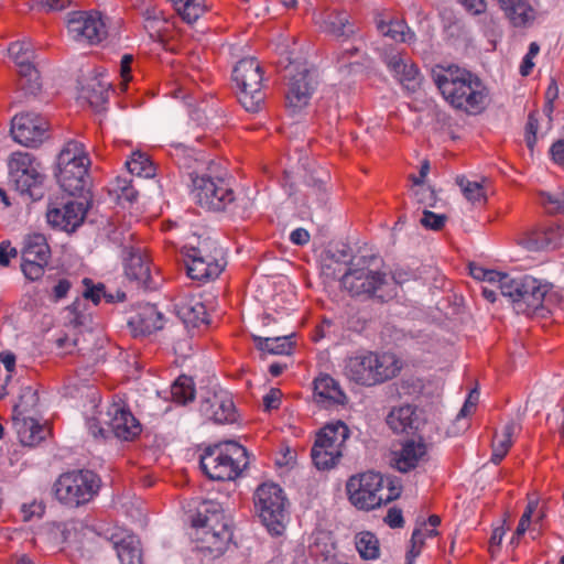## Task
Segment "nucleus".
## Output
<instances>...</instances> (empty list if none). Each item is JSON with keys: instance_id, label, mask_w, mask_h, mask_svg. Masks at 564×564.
Segmentation results:
<instances>
[{"instance_id": "c756f323", "label": "nucleus", "mask_w": 564, "mask_h": 564, "mask_svg": "<svg viewBox=\"0 0 564 564\" xmlns=\"http://www.w3.org/2000/svg\"><path fill=\"white\" fill-rule=\"evenodd\" d=\"M13 421L20 442L24 446H35L48 434V430L32 417L20 420L13 416Z\"/></svg>"}, {"instance_id": "8fccbe9b", "label": "nucleus", "mask_w": 564, "mask_h": 564, "mask_svg": "<svg viewBox=\"0 0 564 564\" xmlns=\"http://www.w3.org/2000/svg\"><path fill=\"white\" fill-rule=\"evenodd\" d=\"M468 270L470 276H473L475 280L488 282L491 285H496L499 290L501 289L503 278L507 274L495 270H486L475 262L468 263Z\"/></svg>"}, {"instance_id": "9b49d317", "label": "nucleus", "mask_w": 564, "mask_h": 564, "mask_svg": "<svg viewBox=\"0 0 564 564\" xmlns=\"http://www.w3.org/2000/svg\"><path fill=\"white\" fill-rule=\"evenodd\" d=\"M193 183V198L195 202L208 210L220 212L234 202L235 196L231 188L225 183L224 180L213 178L202 175H191Z\"/></svg>"}, {"instance_id": "473e14b6", "label": "nucleus", "mask_w": 564, "mask_h": 564, "mask_svg": "<svg viewBox=\"0 0 564 564\" xmlns=\"http://www.w3.org/2000/svg\"><path fill=\"white\" fill-rule=\"evenodd\" d=\"M349 437V429L348 426L341 422L337 421L335 423L326 424L316 436L315 442L317 443V447H323V444H326L330 449L334 448H344V445Z\"/></svg>"}, {"instance_id": "9d476101", "label": "nucleus", "mask_w": 564, "mask_h": 564, "mask_svg": "<svg viewBox=\"0 0 564 564\" xmlns=\"http://www.w3.org/2000/svg\"><path fill=\"white\" fill-rule=\"evenodd\" d=\"M288 73L285 105L292 115H296L308 105L317 85L316 75L305 65H291L288 67Z\"/></svg>"}, {"instance_id": "412c9836", "label": "nucleus", "mask_w": 564, "mask_h": 564, "mask_svg": "<svg viewBox=\"0 0 564 564\" xmlns=\"http://www.w3.org/2000/svg\"><path fill=\"white\" fill-rule=\"evenodd\" d=\"M432 77L443 98L455 109L458 108V65L437 64L432 68Z\"/></svg>"}, {"instance_id": "a878e982", "label": "nucleus", "mask_w": 564, "mask_h": 564, "mask_svg": "<svg viewBox=\"0 0 564 564\" xmlns=\"http://www.w3.org/2000/svg\"><path fill=\"white\" fill-rule=\"evenodd\" d=\"M110 86V83L102 76L87 78L80 88L79 98L87 101L95 111H101L108 101Z\"/></svg>"}, {"instance_id": "e2e57ef3", "label": "nucleus", "mask_w": 564, "mask_h": 564, "mask_svg": "<svg viewBox=\"0 0 564 564\" xmlns=\"http://www.w3.org/2000/svg\"><path fill=\"white\" fill-rule=\"evenodd\" d=\"M422 530L414 529L411 538V549L406 553L405 564H414V560L419 556L422 547Z\"/></svg>"}, {"instance_id": "423d86ee", "label": "nucleus", "mask_w": 564, "mask_h": 564, "mask_svg": "<svg viewBox=\"0 0 564 564\" xmlns=\"http://www.w3.org/2000/svg\"><path fill=\"white\" fill-rule=\"evenodd\" d=\"M232 79L239 87L238 99L249 112H258L264 101L262 67L254 57L240 59L232 70Z\"/></svg>"}, {"instance_id": "5fc2aeb1", "label": "nucleus", "mask_w": 564, "mask_h": 564, "mask_svg": "<svg viewBox=\"0 0 564 564\" xmlns=\"http://www.w3.org/2000/svg\"><path fill=\"white\" fill-rule=\"evenodd\" d=\"M543 236H541L545 240V245L547 250H554L564 245V228L562 226H552L545 229H542Z\"/></svg>"}, {"instance_id": "a19ab883", "label": "nucleus", "mask_w": 564, "mask_h": 564, "mask_svg": "<svg viewBox=\"0 0 564 564\" xmlns=\"http://www.w3.org/2000/svg\"><path fill=\"white\" fill-rule=\"evenodd\" d=\"M343 455V448H334L330 449L326 444H323V447L318 448L317 443H314V446L311 452L312 460L317 469L325 470L333 468L339 458Z\"/></svg>"}, {"instance_id": "bf43d9fd", "label": "nucleus", "mask_w": 564, "mask_h": 564, "mask_svg": "<svg viewBox=\"0 0 564 564\" xmlns=\"http://www.w3.org/2000/svg\"><path fill=\"white\" fill-rule=\"evenodd\" d=\"M10 55L19 62L21 59H32L34 53L32 51L31 44L28 42H14L9 46Z\"/></svg>"}, {"instance_id": "bb28decb", "label": "nucleus", "mask_w": 564, "mask_h": 564, "mask_svg": "<svg viewBox=\"0 0 564 564\" xmlns=\"http://www.w3.org/2000/svg\"><path fill=\"white\" fill-rule=\"evenodd\" d=\"M316 401L325 406L345 404L347 397L338 382L328 375L318 377L314 381Z\"/></svg>"}, {"instance_id": "680f3d73", "label": "nucleus", "mask_w": 564, "mask_h": 564, "mask_svg": "<svg viewBox=\"0 0 564 564\" xmlns=\"http://www.w3.org/2000/svg\"><path fill=\"white\" fill-rule=\"evenodd\" d=\"M45 505L43 501H32L31 503H24L21 507L23 521H31L33 518H41L44 514Z\"/></svg>"}, {"instance_id": "2f4dec72", "label": "nucleus", "mask_w": 564, "mask_h": 564, "mask_svg": "<svg viewBox=\"0 0 564 564\" xmlns=\"http://www.w3.org/2000/svg\"><path fill=\"white\" fill-rule=\"evenodd\" d=\"M186 259L187 275L200 282L217 278L224 268L219 261H208L197 257H186Z\"/></svg>"}, {"instance_id": "338daca9", "label": "nucleus", "mask_w": 564, "mask_h": 564, "mask_svg": "<svg viewBox=\"0 0 564 564\" xmlns=\"http://www.w3.org/2000/svg\"><path fill=\"white\" fill-rule=\"evenodd\" d=\"M105 421H108V419L105 416V414L100 413V417H93L88 420V429L90 434L94 437H106L109 430H106L101 426V423H105Z\"/></svg>"}, {"instance_id": "f8f14e48", "label": "nucleus", "mask_w": 564, "mask_h": 564, "mask_svg": "<svg viewBox=\"0 0 564 564\" xmlns=\"http://www.w3.org/2000/svg\"><path fill=\"white\" fill-rule=\"evenodd\" d=\"M485 178L480 181H470L460 176V226L465 231L473 229L479 214L488 202L487 193L484 187Z\"/></svg>"}, {"instance_id": "37998d69", "label": "nucleus", "mask_w": 564, "mask_h": 564, "mask_svg": "<svg viewBox=\"0 0 564 564\" xmlns=\"http://www.w3.org/2000/svg\"><path fill=\"white\" fill-rule=\"evenodd\" d=\"M223 251L210 238L198 241L197 246L185 247V257H197L208 261H219Z\"/></svg>"}, {"instance_id": "dca6fc26", "label": "nucleus", "mask_w": 564, "mask_h": 564, "mask_svg": "<svg viewBox=\"0 0 564 564\" xmlns=\"http://www.w3.org/2000/svg\"><path fill=\"white\" fill-rule=\"evenodd\" d=\"M381 58L394 78L409 91H416L422 82L417 66L405 55L394 48H387Z\"/></svg>"}, {"instance_id": "cd10ccee", "label": "nucleus", "mask_w": 564, "mask_h": 564, "mask_svg": "<svg viewBox=\"0 0 564 564\" xmlns=\"http://www.w3.org/2000/svg\"><path fill=\"white\" fill-rule=\"evenodd\" d=\"M231 538V530H224V527L217 529V531L197 530L198 547L207 551L213 557H217L225 552Z\"/></svg>"}, {"instance_id": "774afa93", "label": "nucleus", "mask_w": 564, "mask_h": 564, "mask_svg": "<svg viewBox=\"0 0 564 564\" xmlns=\"http://www.w3.org/2000/svg\"><path fill=\"white\" fill-rule=\"evenodd\" d=\"M384 522L390 528H402L404 523L402 511L398 508H390L384 518Z\"/></svg>"}, {"instance_id": "58836bf2", "label": "nucleus", "mask_w": 564, "mask_h": 564, "mask_svg": "<svg viewBox=\"0 0 564 564\" xmlns=\"http://www.w3.org/2000/svg\"><path fill=\"white\" fill-rule=\"evenodd\" d=\"M113 544L121 564H142L140 542L134 535H127Z\"/></svg>"}, {"instance_id": "69168bd1", "label": "nucleus", "mask_w": 564, "mask_h": 564, "mask_svg": "<svg viewBox=\"0 0 564 564\" xmlns=\"http://www.w3.org/2000/svg\"><path fill=\"white\" fill-rule=\"evenodd\" d=\"M539 203L549 212V213H558L556 205H560L558 194H551L546 192L539 193Z\"/></svg>"}, {"instance_id": "0eeeda50", "label": "nucleus", "mask_w": 564, "mask_h": 564, "mask_svg": "<svg viewBox=\"0 0 564 564\" xmlns=\"http://www.w3.org/2000/svg\"><path fill=\"white\" fill-rule=\"evenodd\" d=\"M256 511L268 531L280 535L285 529V497L275 484H262L254 492Z\"/></svg>"}, {"instance_id": "f03ea898", "label": "nucleus", "mask_w": 564, "mask_h": 564, "mask_svg": "<svg viewBox=\"0 0 564 564\" xmlns=\"http://www.w3.org/2000/svg\"><path fill=\"white\" fill-rule=\"evenodd\" d=\"M552 284L538 280L531 275L513 278L506 274L500 289V294L509 297L513 310L518 314L543 315L544 303L549 301V292Z\"/></svg>"}, {"instance_id": "7c9ffc66", "label": "nucleus", "mask_w": 564, "mask_h": 564, "mask_svg": "<svg viewBox=\"0 0 564 564\" xmlns=\"http://www.w3.org/2000/svg\"><path fill=\"white\" fill-rule=\"evenodd\" d=\"M498 2L514 26H525L535 18V11L527 0H498Z\"/></svg>"}, {"instance_id": "6e6d98bb", "label": "nucleus", "mask_w": 564, "mask_h": 564, "mask_svg": "<svg viewBox=\"0 0 564 564\" xmlns=\"http://www.w3.org/2000/svg\"><path fill=\"white\" fill-rule=\"evenodd\" d=\"M21 270L24 276L30 281H36L44 274V269L47 264H42L41 261L33 259H22Z\"/></svg>"}, {"instance_id": "13d9d810", "label": "nucleus", "mask_w": 564, "mask_h": 564, "mask_svg": "<svg viewBox=\"0 0 564 564\" xmlns=\"http://www.w3.org/2000/svg\"><path fill=\"white\" fill-rule=\"evenodd\" d=\"M86 286L83 295L85 299L90 300L94 304H98L104 295H106V286L102 283L94 284L90 279H84Z\"/></svg>"}, {"instance_id": "4468645a", "label": "nucleus", "mask_w": 564, "mask_h": 564, "mask_svg": "<svg viewBox=\"0 0 564 564\" xmlns=\"http://www.w3.org/2000/svg\"><path fill=\"white\" fill-rule=\"evenodd\" d=\"M489 105V91L482 80L467 69H460V110L477 116Z\"/></svg>"}, {"instance_id": "79ce46f5", "label": "nucleus", "mask_w": 564, "mask_h": 564, "mask_svg": "<svg viewBox=\"0 0 564 564\" xmlns=\"http://www.w3.org/2000/svg\"><path fill=\"white\" fill-rule=\"evenodd\" d=\"M378 30L386 36L391 37L394 41L411 43L415 34L410 30L404 21H390L386 23L383 21L378 22Z\"/></svg>"}, {"instance_id": "c03bdc74", "label": "nucleus", "mask_w": 564, "mask_h": 564, "mask_svg": "<svg viewBox=\"0 0 564 564\" xmlns=\"http://www.w3.org/2000/svg\"><path fill=\"white\" fill-rule=\"evenodd\" d=\"M79 162L90 163V160L85 153L84 145L78 141L72 140L61 151L57 166L77 164Z\"/></svg>"}, {"instance_id": "6ab92c4d", "label": "nucleus", "mask_w": 564, "mask_h": 564, "mask_svg": "<svg viewBox=\"0 0 564 564\" xmlns=\"http://www.w3.org/2000/svg\"><path fill=\"white\" fill-rule=\"evenodd\" d=\"M105 416L108 419L105 424L118 438L128 441L141 432L138 420L120 404L109 405Z\"/></svg>"}, {"instance_id": "f3484780", "label": "nucleus", "mask_w": 564, "mask_h": 564, "mask_svg": "<svg viewBox=\"0 0 564 564\" xmlns=\"http://www.w3.org/2000/svg\"><path fill=\"white\" fill-rule=\"evenodd\" d=\"M88 208L87 199L68 200L61 207L48 208L46 213L47 223L61 230L73 232L84 221Z\"/></svg>"}, {"instance_id": "4d7b16f0", "label": "nucleus", "mask_w": 564, "mask_h": 564, "mask_svg": "<svg viewBox=\"0 0 564 564\" xmlns=\"http://www.w3.org/2000/svg\"><path fill=\"white\" fill-rule=\"evenodd\" d=\"M447 217L444 214H436L425 209L423 216L420 219V224L431 230H441L446 221Z\"/></svg>"}, {"instance_id": "49530a36", "label": "nucleus", "mask_w": 564, "mask_h": 564, "mask_svg": "<svg viewBox=\"0 0 564 564\" xmlns=\"http://www.w3.org/2000/svg\"><path fill=\"white\" fill-rule=\"evenodd\" d=\"M171 395L173 400L181 404H186L194 400L195 388L191 377L180 376L171 386Z\"/></svg>"}, {"instance_id": "de8ad7c7", "label": "nucleus", "mask_w": 564, "mask_h": 564, "mask_svg": "<svg viewBox=\"0 0 564 564\" xmlns=\"http://www.w3.org/2000/svg\"><path fill=\"white\" fill-rule=\"evenodd\" d=\"M182 19L192 24L205 12L203 0H170Z\"/></svg>"}, {"instance_id": "864d4df0", "label": "nucleus", "mask_w": 564, "mask_h": 564, "mask_svg": "<svg viewBox=\"0 0 564 564\" xmlns=\"http://www.w3.org/2000/svg\"><path fill=\"white\" fill-rule=\"evenodd\" d=\"M413 196L415 200L424 207L440 208L438 204H442V200L437 197L435 189L431 186L415 188L413 191Z\"/></svg>"}, {"instance_id": "6e6552de", "label": "nucleus", "mask_w": 564, "mask_h": 564, "mask_svg": "<svg viewBox=\"0 0 564 564\" xmlns=\"http://www.w3.org/2000/svg\"><path fill=\"white\" fill-rule=\"evenodd\" d=\"M29 153H14L9 161L10 180L20 195L35 202L44 196V175Z\"/></svg>"}, {"instance_id": "f704fd0d", "label": "nucleus", "mask_w": 564, "mask_h": 564, "mask_svg": "<svg viewBox=\"0 0 564 564\" xmlns=\"http://www.w3.org/2000/svg\"><path fill=\"white\" fill-rule=\"evenodd\" d=\"M416 421L415 409L410 404L393 408L387 416V424L394 433H408L415 429Z\"/></svg>"}, {"instance_id": "c9c22d12", "label": "nucleus", "mask_w": 564, "mask_h": 564, "mask_svg": "<svg viewBox=\"0 0 564 564\" xmlns=\"http://www.w3.org/2000/svg\"><path fill=\"white\" fill-rule=\"evenodd\" d=\"M438 9L443 32L447 41L455 44L458 36V24L454 7L458 0H434Z\"/></svg>"}, {"instance_id": "3c124183", "label": "nucleus", "mask_w": 564, "mask_h": 564, "mask_svg": "<svg viewBox=\"0 0 564 564\" xmlns=\"http://www.w3.org/2000/svg\"><path fill=\"white\" fill-rule=\"evenodd\" d=\"M541 236H543L542 229L528 231L522 234L517 242L530 252L546 251L545 240Z\"/></svg>"}, {"instance_id": "09e8293b", "label": "nucleus", "mask_w": 564, "mask_h": 564, "mask_svg": "<svg viewBox=\"0 0 564 564\" xmlns=\"http://www.w3.org/2000/svg\"><path fill=\"white\" fill-rule=\"evenodd\" d=\"M356 549L364 558L375 560L379 556V541L371 532H360L356 536Z\"/></svg>"}, {"instance_id": "4c0bfd02", "label": "nucleus", "mask_w": 564, "mask_h": 564, "mask_svg": "<svg viewBox=\"0 0 564 564\" xmlns=\"http://www.w3.org/2000/svg\"><path fill=\"white\" fill-rule=\"evenodd\" d=\"M50 257L51 249L44 235L33 234L25 239L22 259H33L41 261L42 264H47Z\"/></svg>"}, {"instance_id": "c85d7f7f", "label": "nucleus", "mask_w": 564, "mask_h": 564, "mask_svg": "<svg viewBox=\"0 0 564 564\" xmlns=\"http://www.w3.org/2000/svg\"><path fill=\"white\" fill-rule=\"evenodd\" d=\"M177 316L184 325L189 328H199L209 324L208 314L204 303L196 299H191L176 306Z\"/></svg>"}, {"instance_id": "5701e85b", "label": "nucleus", "mask_w": 564, "mask_h": 564, "mask_svg": "<svg viewBox=\"0 0 564 564\" xmlns=\"http://www.w3.org/2000/svg\"><path fill=\"white\" fill-rule=\"evenodd\" d=\"M124 272L129 280L144 289H153L154 283L150 271V261L139 248H131L124 259Z\"/></svg>"}, {"instance_id": "e433bc0d", "label": "nucleus", "mask_w": 564, "mask_h": 564, "mask_svg": "<svg viewBox=\"0 0 564 564\" xmlns=\"http://www.w3.org/2000/svg\"><path fill=\"white\" fill-rule=\"evenodd\" d=\"M516 429L517 424L513 421H510L502 427L501 433H495L491 443L492 453L490 458L494 464L498 465L508 454L512 446V437Z\"/></svg>"}, {"instance_id": "f257e3e1", "label": "nucleus", "mask_w": 564, "mask_h": 564, "mask_svg": "<svg viewBox=\"0 0 564 564\" xmlns=\"http://www.w3.org/2000/svg\"><path fill=\"white\" fill-rule=\"evenodd\" d=\"M400 369L393 354L361 350L345 360L344 373L357 384L372 387L392 379Z\"/></svg>"}, {"instance_id": "20e7f679", "label": "nucleus", "mask_w": 564, "mask_h": 564, "mask_svg": "<svg viewBox=\"0 0 564 564\" xmlns=\"http://www.w3.org/2000/svg\"><path fill=\"white\" fill-rule=\"evenodd\" d=\"M379 261L375 254L350 260V267L340 279L341 286L351 296L378 297L384 301L391 294L379 293L388 285L387 275L377 270Z\"/></svg>"}, {"instance_id": "ddd939ff", "label": "nucleus", "mask_w": 564, "mask_h": 564, "mask_svg": "<svg viewBox=\"0 0 564 564\" xmlns=\"http://www.w3.org/2000/svg\"><path fill=\"white\" fill-rule=\"evenodd\" d=\"M67 29L75 41H86L89 44H97L107 35L106 25L99 12L77 11L69 13Z\"/></svg>"}, {"instance_id": "2eb2a0df", "label": "nucleus", "mask_w": 564, "mask_h": 564, "mask_svg": "<svg viewBox=\"0 0 564 564\" xmlns=\"http://www.w3.org/2000/svg\"><path fill=\"white\" fill-rule=\"evenodd\" d=\"M47 129L46 119L33 112L17 115L11 121V134L14 141L29 148L41 144Z\"/></svg>"}, {"instance_id": "603ef678", "label": "nucleus", "mask_w": 564, "mask_h": 564, "mask_svg": "<svg viewBox=\"0 0 564 564\" xmlns=\"http://www.w3.org/2000/svg\"><path fill=\"white\" fill-rule=\"evenodd\" d=\"M480 399L479 386L476 382L475 386L468 389L467 397L464 401L463 406H460V420H466L471 417L478 408Z\"/></svg>"}, {"instance_id": "052dcab7", "label": "nucleus", "mask_w": 564, "mask_h": 564, "mask_svg": "<svg viewBox=\"0 0 564 564\" xmlns=\"http://www.w3.org/2000/svg\"><path fill=\"white\" fill-rule=\"evenodd\" d=\"M539 129V120L535 112H530L525 124V142L527 147L532 151L536 143V132Z\"/></svg>"}, {"instance_id": "a211bd4d", "label": "nucleus", "mask_w": 564, "mask_h": 564, "mask_svg": "<svg viewBox=\"0 0 564 564\" xmlns=\"http://www.w3.org/2000/svg\"><path fill=\"white\" fill-rule=\"evenodd\" d=\"M319 28L336 37H350L357 32L348 12L338 9H324L314 13Z\"/></svg>"}, {"instance_id": "4be33fe9", "label": "nucleus", "mask_w": 564, "mask_h": 564, "mask_svg": "<svg viewBox=\"0 0 564 564\" xmlns=\"http://www.w3.org/2000/svg\"><path fill=\"white\" fill-rule=\"evenodd\" d=\"M199 410L203 415L215 423H228L235 421V405L226 394L212 393L200 401Z\"/></svg>"}, {"instance_id": "72a5a7b5", "label": "nucleus", "mask_w": 564, "mask_h": 564, "mask_svg": "<svg viewBox=\"0 0 564 564\" xmlns=\"http://www.w3.org/2000/svg\"><path fill=\"white\" fill-rule=\"evenodd\" d=\"M129 324L141 334H151L163 328V314L155 305L147 304Z\"/></svg>"}, {"instance_id": "0e129e2a", "label": "nucleus", "mask_w": 564, "mask_h": 564, "mask_svg": "<svg viewBox=\"0 0 564 564\" xmlns=\"http://www.w3.org/2000/svg\"><path fill=\"white\" fill-rule=\"evenodd\" d=\"M533 509H534V506L532 503H529L525 511L523 512V514L520 518V521L518 523V527L516 529V532L511 540V543H516L520 539V536H522L525 533V531L531 522Z\"/></svg>"}, {"instance_id": "1a4fd4ad", "label": "nucleus", "mask_w": 564, "mask_h": 564, "mask_svg": "<svg viewBox=\"0 0 564 564\" xmlns=\"http://www.w3.org/2000/svg\"><path fill=\"white\" fill-rule=\"evenodd\" d=\"M384 478L379 473L368 471L351 476L346 490L350 502L361 510H370L391 501V496H383Z\"/></svg>"}, {"instance_id": "ea45409f", "label": "nucleus", "mask_w": 564, "mask_h": 564, "mask_svg": "<svg viewBox=\"0 0 564 564\" xmlns=\"http://www.w3.org/2000/svg\"><path fill=\"white\" fill-rule=\"evenodd\" d=\"M253 340L259 350L272 355H289L292 350V341L289 335L276 337L253 336Z\"/></svg>"}, {"instance_id": "aec40b11", "label": "nucleus", "mask_w": 564, "mask_h": 564, "mask_svg": "<svg viewBox=\"0 0 564 564\" xmlns=\"http://www.w3.org/2000/svg\"><path fill=\"white\" fill-rule=\"evenodd\" d=\"M90 163L57 166L56 174L61 188L70 196L83 194L88 187V166Z\"/></svg>"}, {"instance_id": "39448f33", "label": "nucleus", "mask_w": 564, "mask_h": 564, "mask_svg": "<svg viewBox=\"0 0 564 564\" xmlns=\"http://www.w3.org/2000/svg\"><path fill=\"white\" fill-rule=\"evenodd\" d=\"M100 478L89 469H76L62 474L54 484L56 499L68 507L88 503L100 489Z\"/></svg>"}, {"instance_id": "b1692460", "label": "nucleus", "mask_w": 564, "mask_h": 564, "mask_svg": "<svg viewBox=\"0 0 564 564\" xmlns=\"http://www.w3.org/2000/svg\"><path fill=\"white\" fill-rule=\"evenodd\" d=\"M192 524L197 530L217 531V529L230 530L229 520L221 510V506L215 501H205L199 507Z\"/></svg>"}, {"instance_id": "a18cd8bd", "label": "nucleus", "mask_w": 564, "mask_h": 564, "mask_svg": "<svg viewBox=\"0 0 564 564\" xmlns=\"http://www.w3.org/2000/svg\"><path fill=\"white\" fill-rule=\"evenodd\" d=\"M127 169L131 175L150 178L155 175V167L150 159L141 152H133L131 159L126 162Z\"/></svg>"}, {"instance_id": "393cba45", "label": "nucleus", "mask_w": 564, "mask_h": 564, "mask_svg": "<svg viewBox=\"0 0 564 564\" xmlns=\"http://www.w3.org/2000/svg\"><path fill=\"white\" fill-rule=\"evenodd\" d=\"M426 455L424 442L409 440L399 451L392 452L391 464L401 473H408L415 468L419 462Z\"/></svg>"}, {"instance_id": "7ed1b4c3", "label": "nucleus", "mask_w": 564, "mask_h": 564, "mask_svg": "<svg viewBox=\"0 0 564 564\" xmlns=\"http://www.w3.org/2000/svg\"><path fill=\"white\" fill-rule=\"evenodd\" d=\"M248 452L234 441H226L206 448L200 457V467L213 480H232L249 464Z\"/></svg>"}]
</instances>
